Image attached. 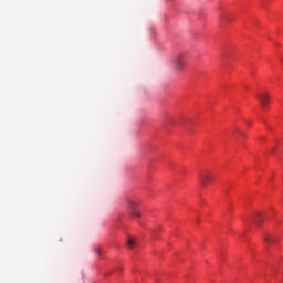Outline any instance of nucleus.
<instances>
[{"label": "nucleus", "mask_w": 283, "mask_h": 283, "mask_svg": "<svg viewBox=\"0 0 283 283\" xmlns=\"http://www.w3.org/2000/svg\"><path fill=\"white\" fill-rule=\"evenodd\" d=\"M130 216H135V218H140V212L133 210V212H130Z\"/></svg>", "instance_id": "6e6552de"}, {"label": "nucleus", "mask_w": 283, "mask_h": 283, "mask_svg": "<svg viewBox=\"0 0 283 283\" xmlns=\"http://www.w3.org/2000/svg\"><path fill=\"white\" fill-rule=\"evenodd\" d=\"M138 207V202L134 201V200H129L128 205H127V209L128 211L132 213L133 211H136Z\"/></svg>", "instance_id": "423d86ee"}, {"label": "nucleus", "mask_w": 283, "mask_h": 283, "mask_svg": "<svg viewBox=\"0 0 283 283\" xmlns=\"http://www.w3.org/2000/svg\"><path fill=\"white\" fill-rule=\"evenodd\" d=\"M237 132L242 135L241 130L237 128Z\"/></svg>", "instance_id": "1a4fd4ad"}, {"label": "nucleus", "mask_w": 283, "mask_h": 283, "mask_svg": "<svg viewBox=\"0 0 283 283\" xmlns=\"http://www.w3.org/2000/svg\"><path fill=\"white\" fill-rule=\"evenodd\" d=\"M172 67L177 72H182L185 67L187 66V57H185V54H178L172 59Z\"/></svg>", "instance_id": "f257e3e1"}, {"label": "nucleus", "mask_w": 283, "mask_h": 283, "mask_svg": "<svg viewBox=\"0 0 283 283\" xmlns=\"http://www.w3.org/2000/svg\"><path fill=\"white\" fill-rule=\"evenodd\" d=\"M253 220L255 224L260 226L262 224V222H264V214H262L261 212H258L256 214L253 216Z\"/></svg>", "instance_id": "39448f33"}, {"label": "nucleus", "mask_w": 283, "mask_h": 283, "mask_svg": "<svg viewBox=\"0 0 283 283\" xmlns=\"http://www.w3.org/2000/svg\"><path fill=\"white\" fill-rule=\"evenodd\" d=\"M258 101L261 104V107L263 109H268L269 108V103H271V94L269 93H259L256 95Z\"/></svg>", "instance_id": "f03ea898"}, {"label": "nucleus", "mask_w": 283, "mask_h": 283, "mask_svg": "<svg viewBox=\"0 0 283 283\" xmlns=\"http://www.w3.org/2000/svg\"><path fill=\"white\" fill-rule=\"evenodd\" d=\"M264 242L268 247H271L272 244H275L277 242V237L274 234L268 233L264 235Z\"/></svg>", "instance_id": "20e7f679"}, {"label": "nucleus", "mask_w": 283, "mask_h": 283, "mask_svg": "<svg viewBox=\"0 0 283 283\" xmlns=\"http://www.w3.org/2000/svg\"><path fill=\"white\" fill-rule=\"evenodd\" d=\"M126 245L128 249H134V247H136V240L132 237H129L127 239Z\"/></svg>", "instance_id": "0eeeda50"}, {"label": "nucleus", "mask_w": 283, "mask_h": 283, "mask_svg": "<svg viewBox=\"0 0 283 283\" xmlns=\"http://www.w3.org/2000/svg\"><path fill=\"white\" fill-rule=\"evenodd\" d=\"M212 180H213V175L209 172H203L199 177V181L202 185V187H207V185H209V182H212Z\"/></svg>", "instance_id": "7ed1b4c3"}]
</instances>
